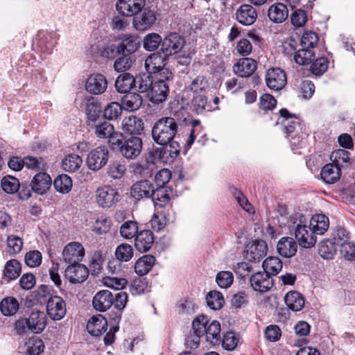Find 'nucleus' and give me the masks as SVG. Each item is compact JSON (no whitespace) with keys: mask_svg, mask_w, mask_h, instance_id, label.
<instances>
[{"mask_svg":"<svg viewBox=\"0 0 355 355\" xmlns=\"http://www.w3.org/2000/svg\"><path fill=\"white\" fill-rule=\"evenodd\" d=\"M148 51L157 50L150 54L145 60V69L148 73L157 74L158 77L168 80L172 78V72L165 67V60L167 56L171 54V49L166 48V46H144Z\"/></svg>","mask_w":355,"mask_h":355,"instance_id":"nucleus-1","label":"nucleus"},{"mask_svg":"<svg viewBox=\"0 0 355 355\" xmlns=\"http://www.w3.org/2000/svg\"><path fill=\"white\" fill-rule=\"evenodd\" d=\"M193 329L196 338L187 340V344L191 348H196L199 345V338L205 336L206 340L210 343L218 341L221 331L220 324L216 320L208 323L207 318L201 315L196 318L192 323Z\"/></svg>","mask_w":355,"mask_h":355,"instance_id":"nucleus-2","label":"nucleus"},{"mask_svg":"<svg viewBox=\"0 0 355 355\" xmlns=\"http://www.w3.org/2000/svg\"><path fill=\"white\" fill-rule=\"evenodd\" d=\"M178 132V119L163 117L159 119L152 129L153 140L159 145L170 144Z\"/></svg>","mask_w":355,"mask_h":355,"instance_id":"nucleus-3","label":"nucleus"},{"mask_svg":"<svg viewBox=\"0 0 355 355\" xmlns=\"http://www.w3.org/2000/svg\"><path fill=\"white\" fill-rule=\"evenodd\" d=\"M298 223L296 226L295 234L299 245L305 248H310L316 243V233L313 228L306 225V219L302 214H296Z\"/></svg>","mask_w":355,"mask_h":355,"instance_id":"nucleus-4","label":"nucleus"},{"mask_svg":"<svg viewBox=\"0 0 355 355\" xmlns=\"http://www.w3.org/2000/svg\"><path fill=\"white\" fill-rule=\"evenodd\" d=\"M166 81L164 78L157 77V80L152 82L150 87L148 84L140 85L139 90L140 92H144L150 89L148 96L150 101L155 104H159L166 101L169 93V88Z\"/></svg>","mask_w":355,"mask_h":355,"instance_id":"nucleus-5","label":"nucleus"},{"mask_svg":"<svg viewBox=\"0 0 355 355\" xmlns=\"http://www.w3.org/2000/svg\"><path fill=\"white\" fill-rule=\"evenodd\" d=\"M46 313L42 311H33L26 320H19L16 322V329L18 331H22L25 324L28 328L35 334L44 331L47 324Z\"/></svg>","mask_w":355,"mask_h":355,"instance_id":"nucleus-6","label":"nucleus"},{"mask_svg":"<svg viewBox=\"0 0 355 355\" xmlns=\"http://www.w3.org/2000/svg\"><path fill=\"white\" fill-rule=\"evenodd\" d=\"M118 58L114 63V68L117 71L130 69L135 61V53L138 46H116Z\"/></svg>","mask_w":355,"mask_h":355,"instance_id":"nucleus-7","label":"nucleus"},{"mask_svg":"<svg viewBox=\"0 0 355 355\" xmlns=\"http://www.w3.org/2000/svg\"><path fill=\"white\" fill-rule=\"evenodd\" d=\"M287 46L284 49V53L287 55H294V60L300 65H306L311 63L315 58V53L313 51L314 46Z\"/></svg>","mask_w":355,"mask_h":355,"instance_id":"nucleus-8","label":"nucleus"},{"mask_svg":"<svg viewBox=\"0 0 355 355\" xmlns=\"http://www.w3.org/2000/svg\"><path fill=\"white\" fill-rule=\"evenodd\" d=\"M119 197L117 189L107 185L99 187L96 191V202L103 208L112 207L119 200Z\"/></svg>","mask_w":355,"mask_h":355,"instance_id":"nucleus-9","label":"nucleus"},{"mask_svg":"<svg viewBox=\"0 0 355 355\" xmlns=\"http://www.w3.org/2000/svg\"><path fill=\"white\" fill-rule=\"evenodd\" d=\"M109 152L105 146H98L91 150L87 155L86 164L92 171H98L107 162Z\"/></svg>","mask_w":355,"mask_h":355,"instance_id":"nucleus-10","label":"nucleus"},{"mask_svg":"<svg viewBox=\"0 0 355 355\" xmlns=\"http://www.w3.org/2000/svg\"><path fill=\"white\" fill-rule=\"evenodd\" d=\"M146 7V0H117L116 10L125 17L135 16Z\"/></svg>","mask_w":355,"mask_h":355,"instance_id":"nucleus-11","label":"nucleus"},{"mask_svg":"<svg viewBox=\"0 0 355 355\" xmlns=\"http://www.w3.org/2000/svg\"><path fill=\"white\" fill-rule=\"evenodd\" d=\"M66 304L60 296H52L46 302V313L53 320H60L66 314Z\"/></svg>","mask_w":355,"mask_h":355,"instance_id":"nucleus-12","label":"nucleus"},{"mask_svg":"<svg viewBox=\"0 0 355 355\" xmlns=\"http://www.w3.org/2000/svg\"><path fill=\"white\" fill-rule=\"evenodd\" d=\"M84 256L85 249L79 242L68 243L62 252L64 261L70 264L79 263Z\"/></svg>","mask_w":355,"mask_h":355,"instance_id":"nucleus-13","label":"nucleus"},{"mask_svg":"<svg viewBox=\"0 0 355 355\" xmlns=\"http://www.w3.org/2000/svg\"><path fill=\"white\" fill-rule=\"evenodd\" d=\"M116 143L121 145V153L127 159L137 157L142 148V141L137 137H132L123 143L119 142V139H117Z\"/></svg>","mask_w":355,"mask_h":355,"instance_id":"nucleus-14","label":"nucleus"},{"mask_svg":"<svg viewBox=\"0 0 355 355\" xmlns=\"http://www.w3.org/2000/svg\"><path fill=\"white\" fill-rule=\"evenodd\" d=\"M268 87L272 90L278 91L283 89L286 84V76L280 68H272L268 70L266 76Z\"/></svg>","mask_w":355,"mask_h":355,"instance_id":"nucleus-15","label":"nucleus"},{"mask_svg":"<svg viewBox=\"0 0 355 355\" xmlns=\"http://www.w3.org/2000/svg\"><path fill=\"white\" fill-rule=\"evenodd\" d=\"M88 269L84 265L72 263L65 269V277L73 284L83 282L88 277Z\"/></svg>","mask_w":355,"mask_h":355,"instance_id":"nucleus-16","label":"nucleus"},{"mask_svg":"<svg viewBox=\"0 0 355 355\" xmlns=\"http://www.w3.org/2000/svg\"><path fill=\"white\" fill-rule=\"evenodd\" d=\"M85 87L90 94L98 95L105 91L107 82L103 75L92 74L87 79Z\"/></svg>","mask_w":355,"mask_h":355,"instance_id":"nucleus-17","label":"nucleus"},{"mask_svg":"<svg viewBox=\"0 0 355 355\" xmlns=\"http://www.w3.org/2000/svg\"><path fill=\"white\" fill-rule=\"evenodd\" d=\"M250 284L253 289L260 293L268 291L273 286V281L268 273L259 272L250 278Z\"/></svg>","mask_w":355,"mask_h":355,"instance_id":"nucleus-18","label":"nucleus"},{"mask_svg":"<svg viewBox=\"0 0 355 355\" xmlns=\"http://www.w3.org/2000/svg\"><path fill=\"white\" fill-rule=\"evenodd\" d=\"M142 13L133 19V25L137 30H146L153 26L156 19V12L149 8H144Z\"/></svg>","mask_w":355,"mask_h":355,"instance_id":"nucleus-19","label":"nucleus"},{"mask_svg":"<svg viewBox=\"0 0 355 355\" xmlns=\"http://www.w3.org/2000/svg\"><path fill=\"white\" fill-rule=\"evenodd\" d=\"M92 303L96 311H105L113 304L114 297L110 291L102 290L96 293Z\"/></svg>","mask_w":355,"mask_h":355,"instance_id":"nucleus-20","label":"nucleus"},{"mask_svg":"<svg viewBox=\"0 0 355 355\" xmlns=\"http://www.w3.org/2000/svg\"><path fill=\"white\" fill-rule=\"evenodd\" d=\"M236 19L245 26L252 24L257 18L255 8L249 4H243L236 12Z\"/></svg>","mask_w":355,"mask_h":355,"instance_id":"nucleus-21","label":"nucleus"},{"mask_svg":"<svg viewBox=\"0 0 355 355\" xmlns=\"http://www.w3.org/2000/svg\"><path fill=\"white\" fill-rule=\"evenodd\" d=\"M267 15L271 21L281 24L288 18V9L282 3H275L269 7Z\"/></svg>","mask_w":355,"mask_h":355,"instance_id":"nucleus-22","label":"nucleus"},{"mask_svg":"<svg viewBox=\"0 0 355 355\" xmlns=\"http://www.w3.org/2000/svg\"><path fill=\"white\" fill-rule=\"evenodd\" d=\"M268 252V245L263 240H255L247 246V256L250 259L259 260L265 257Z\"/></svg>","mask_w":355,"mask_h":355,"instance_id":"nucleus-23","label":"nucleus"},{"mask_svg":"<svg viewBox=\"0 0 355 355\" xmlns=\"http://www.w3.org/2000/svg\"><path fill=\"white\" fill-rule=\"evenodd\" d=\"M31 185L34 192L42 195L50 189L51 178L46 173H39L33 177Z\"/></svg>","mask_w":355,"mask_h":355,"instance_id":"nucleus-24","label":"nucleus"},{"mask_svg":"<svg viewBox=\"0 0 355 355\" xmlns=\"http://www.w3.org/2000/svg\"><path fill=\"white\" fill-rule=\"evenodd\" d=\"M297 250V245L295 240L291 237H282L277 244V250L278 253L286 258L293 257Z\"/></svg>","mask_w":355,"mask_h":355,"instance_id":"nucleus-25","label":"nucleus"},{"mask_svg":"<svg viewBox=\"0 0 355 355\" xmlns=\"http://www.w3.org/2000/svg\"><path fill=\"white\" fill-rule=\"evenodd\" d=\"M154 242V235L150 230L139 232L135 239V248L140 252L148 251Z\"/></svg>","mask_w":355,"mask_h":355,"instance_id":"nucleus-26","label":"nucleus"},{"mask_svg":"<svg viewBox=\"0 0 355 355\" xmlns=\"http://www.w3.org/2000/svg\"><path fill=\"white\" fill-rule=\"evenodd\" d=\"M256 69V62L250 58L241 59L233 67L234 72L241 77H249Z\"/></svg>","mask_w":355,"mask_h":355,"instance_id":"nucleus-27","label":"nucleus"},{"mask_svg":"<svg viewBox=\"0 0 355 355\" xmlns=\"http://www.w3.org/2000/svg\"><path fill=\"white\" fill-rule=\"evenodd\" d=\"M152 191H153V184L149 181L144 180L133 184L131 189V195L134 198L141 200L150 198Z\"/></svg>","mask_w":355,"mask_h":355,"instance_id":"nucleus-28","label":"nucleus"},{"mask_svg":"<svg viewBox=\"0 0 355 355\" xmlns=\"http://www.w3.org/2000/svg\"><path fill=\"white\" fill-rule=\"evenodd\" d=\"M107 324L105 318L102 315H97L89 319L87 324V329L91 335L98 336L105 330Z\"/></svg>","mask_w":355,"mask_h":355,"instance_id":"nucleus-29","label":"nucleus"},{"mask_svg":"<svg viewBox=\"0 0 355 355\" xmlns=\"http://www.w3.org/2000/svg\"><path fill=\"white\" fill-rule=\"evenodd\" d=\"M320 175L324 182L333 184L340 179L341 168L334 164H327L322 167Z\"/></svg>","mask_w":355,"mask_h":355,"instance_id":"nucleus-30","label":"nucleus"},{"mask_svg":"<svg viewBox=\"0 0 355 355\" xmlns=\"http://www.w3.org/2000/svg\"><path fill=\"white\" fill-rule=\"evenodd\" d=\"M171 195L172 190L171 189L162 187L156 189H153L150 198H152L155 207H163L169 203Z\"/></svg>","mask_w":355,"mask_h":355,"instance_id":"nucleus-31","label":"nucleus"},{"mask_svg":"<svg viewBox=\"0 0 355 355\" xmlns=\"http://www.w3.org/2000/svg\"><path fill=\"white\" fill-rule=\"evenodd\" d=\"M171 49V54L174 55L178 63L182 65H187L191 60V51L189 46H166Z\"/></svg>","mask_w":355,"mask_h":355,"instance_id":"nucleus-32","label":"nucleus"},{"mask_svg":"<svg viewBox=\"0 0 355 355\" xmlns=\"http://www.w3.org/2000/svg\"><path fill=\"white\" fill-rule=\"evenodd\" d=\"M144 129L142 120L135 116H131L124 119L122 124V130L124 132L130 135L139 134Z\"/></svg>","mask_w":355,"mask_h":355,"instance_id":"nucleus-33","label":"nucleus"},{"mask_svg":"<svg viewBox=\"0 0 355 355\" xmlns=\"http://www.w3.org/2000/svg\"><path fill=\"white\" fill-rule=\"evenodd\" d=\"M288 308L293 311H300L304 306V299L297 291H290L284 297Z\"/></svg>","mask_w":355,"mask_h":355,"instance_id":"nucleus-34","label":"nucleus"},{"mask_svg":"<svg viewBox=\"0 0 355 355\" xmlns=\"http://www.w3.org/2000/svg\"><path fill=\"white\" fill-rule=\"evenodd\" d=\"M135 79L129 73H122L116 78L115 87L120 93L128 92L135 85Z\"/></svg>","mask_w":355,"mask_h":355,"instance_id":"nucleus-35","label":"nucleus"},{"mask_svg":"<svg viewBox=\"0 0 355 355\" xmlns=\"http://www.w3.org/2000/svg\"><path fill=\"white\" fill-rule=\"evenodd\" d=\"M263 268L268 275H277L282 269L283 263L277 257H268L262 263Z\"/></svg>","mask_w":355,"mask_h":355,"instance_id":"nucleus-36","label":"nucleus"},{"mask_svg":"<svg viewBox=\"0 0 355 355\" xmlns=\"http://www.w3.org/2000/svg\"><path fill=\"white\" fill-rule=\"evenodd\" d=\"M155 258L152 255H144L135 263V270L139 275L147 274L155 264Z\"/></svg>","mask_w":355,"mask_h":355,"instance_id":"nucleus-37","label":"nucleus"},{"mask_svg":"<svg viewBox=\"0 0 355 355\" xmlns=\"http://www.w3.org/2000/svg\"><path fill=\"white\" fill-rule=\"evenodd\" d=\"M83 164L82 158L76 154H69L62 161V168L69 173L77 171Z\"/></svg>","mask_w":355,"mask_h":355,"instance_id":"nucleus-38","label":"nucleus"},{"mask_svg":"<svg viewBox=\"0 0 355 355\" xmlns=\"http://www.w3.org/2000/svg\"><path fill=\"white\" fill-rule=\"evenodd\" d=\"M329 218L324 214H316L311 217L309 225L317 234H322L329 227Z\"/></svg>","mask_w":355,"mask_h":355,"instance_id":"nucleus-39","label":"nucleus"},{"mask_svg":"<svg viewBox=\"0 0 355 355\" xmlns=\"http://www.w3.org/2000/svg\"><path fill=\"white\" fill-rule=\"evenodd\" d=\"M141 96L137 93H129L122 99V107L128 112L138 110L142 104Z\"/></svg>","mask_w":355,"mask_h":355,"instance_id":"nucleus-40","label":"nucleus"},{"mask_svg":"<svg viewBox=\"0 0 355 355\" xmlns=\"http://www.w3.org/2000/svg\"><path fill=\"white\" fill-rule=\"evenodd\" d=\"M112 225L110 218L104 216L98 217L92 226V230L97 235H105L110 232Z\"/></svg>","mask_w":355,"mask_h":355,"instance_id":"nucleus-41","label":"nucleus"},{"mask_svg":"<svg viewBox=\"0 0 355 355\" xmlns=\"http://www.w3.org/2000/svg\"><path fill=\"white\" fill-rule=\"evenodd\" d=\"M330 159L331 164H334L341 168L348 166L350 164V154L345 149H338L334 150L331 155Z\"/></svg>","mask_w":355,"mask_h":355,"instance_id":"nucleus-42","label":"nucleus"},{"mask_svg":"<svg viewBox=\"0 0 355 355\" xmlns=\"http://www.w3.org/2000/svg\"><path fill=\"white\" fill-rule=\"evenodd\" d=\"M280 118L277 123H281L284 127V130L286 134H291L294 132L297 124L296 119L290 115L288 110L282 109L279 111Z\"/></svg>","mask_w":355,"mask_h":355,"instance_id":"nucleus-43","label":"nucleus"},{"mask_svg":"<svg viewBox=\"0 0 355 355\" xmlns=\"http://www.w3.org/2000/svg\"><path fill=\"white\" fill-rule=\"evenodd\" d=\"M336 243L329 239L323 240L319 243L318 253L322 258L332 259L336 252Z\"/></svg>","mask_w":355,"mask_h":355,"instance_id":"nucleus-44","label":"nucleus"},{"mask_svg":"<svg viewBox=\"0 0 355 355\" xmlns=\"http://www.w3.org/2000/svg\"><path fill=\"white\" fill-rule=\"evenodd\" d=\"M191 107L198 114H202L204 111L211 110V106L208 103L205 94L193 95L191 101Z\"/></svg>","mask_w":355,"mask_h":355,"instance_id":"nucleus-45","label":"nucleus"},{"mask_svg":"<svg viewBox=\"0 0 355 355\" xmlns=\"http://www.w3.org/2000/svg\"><path fill=\"white\" fill-rule=\"evenodd\" d=\"M19 308L17 300L13 297H8L3 299L0 303V309L4 315L11 316L15 315Z\"/></svg>","mask_w":355,"mask_h":355,"instance_id":"nucleus-46","label":"nucleus"},{"mask_svg":"<svg viewBox=\"0 0 355 355\" xmlns=\"http://www.w3.org/2000/svg\"><path fill=\"white\" fill-rule=\"evenodd\" d=\"M21 271V263L16 259H11L6 262L3 275L9 280L17 279Z\"/></svg>","mask_w":355,"mask_h":355,"instance_id":"nucleus-47","label":"nucleus"},{"mask_svg":"<svg viewBox=\"0 0 355 355\" xmlns=\"http://www.w3.org/2000/svg\"><path fill=\"white\" fill-rule=\"evenodd\" d=\"M53 185L57 191L62 193H67L71 189L72 180L69 175L62 174L55 179Z\"/></svg>","mask_w":355,"mask_h":355,"instance_id":"nucleus-48","label":"nucleus"},{"mask_svg":"<svg viewBox=\"0 0 355 355\" xmlns=\"http://www.w3.org/2000/svg\"><path fill=\"white\" fill-rule=\"evenodd\" d=\"M133 248L128 243H122L115 250V257L120 261H129L133 257Z\"/></svg>","mask_w":355,"mask_h":355,"instance_id":"nucleus-49","label":"nucleus"},{"mask_svg":"<svg viewBox=\"0 0 355 355\" xmlns=\"http://www.w3.org/2000/svg\"><path fill=\"white\" fill-rule=\"evenodd\" d=\"M208 87L207 80L204 76H200L191 81L189 88L193 96L197 94H205Z\"/></svg>","mask_w":355,"mask_h":355,"instance_id":"nucleus-50","label":"nucleus"},{"mask_svg":"<svg viewBox=\"0 0 355 355\" xmlns=\"http://www.w3.org/2000/svg\"><path fill=\"white\" fill-rule=\"evenodd\" d=\"M138 232L137 223L134 220H128L125 222L120 227V234L125 239H131Z\"/></svg>","mask_w":355,"mask_h":355,"instance_id":"nucleus-51","label":"nucleus"},{"mask_svg":"<svg viewBox=\"0 0 355 355\" xmlns=\"http://www.w3.org/2000/svg\"><path fill=\"white\" fill-rule=\"evenodd\" d=\"M1 185L5 192L10 194L16 193L20 187L18 179L11 175L3 177L1 181Z\"/></svg>","mask_w":355,"mask_h":355,"instance_id":"nucleus-52","label":"nucleus"},{"mask_svg":"<svg viewBox=\"0 0 355 355\" xmlns=\"http://www.w3.org/2000/svg\"><path fill=\"white\" fill-rule=\"evenodd\" d=\"M95 134L98 138H113L115 135L114 126L107 121L96 125Z\"/></svg>","mask_w":355,"mask_h":355,"instance_id":"nucleus-53","label":"nucleus"},{"mask_svg":"<svg viewBox=\"0 0 355 355\" xmlns=\"http://www.w3.org/2000/svg\"><path fill=\"white\" fill-rule=\"evenodd\" d=\"M26 352L30 355H38L44 351L43 341L37 337H31L26 343Z\"/></svg>","mask_w":355,"mask_h":355,"instance_id":"nucleus-54","label":"nucleus"},{"mask_svg":"<svg viewBox=\"0 0 355 355\" xmlns=\"http://www.w3.org/2000/svg\"><path fill=\"white\" fill-rule=\"evenodd\" d=\"M209 307L213 310H218L223 306L224 299L219 291H214L208 293L206 297Z\"/></svg>","mask_w":355,"mask_h":355,"instance_id":"nucleus-55","label":"nucleus"},{"mask_svg":"<svg viewBox=\"0 0 355 355\" xmlns=\"http://www.w3.org/2000/svg\"><path fill=\"white\" fill-rule=\"evenodd\" d=\"M221 342L225 349L232 351L238 345L239 337L233 331H227L223 334Z\"/></svg>","mask_w":355,"mask_h":355,"instance_id":"nucleus-56","label":"nucleus"},{"mask_svg":"<svg viewBox=\"0 0 355 355\" xmlns=\"http://www.w3.org/2000/svg\"><path fill=\"white\" fill-rule=\"evenodd\" d=\"M125 171V164L119 161H114L109 165L107 175L112 179H120L124 175Z\"/></svg>","mask_w":355,"mask_h":355,"instance_id":"nucleus-57","label":"nucleus"},{"mask_svg":"<svg viewBox=\"0 0 355 355\" xmlns=\"http://www.w3.org/2000/svg\"><path fill=\"white\" fill-rule=\"evenodd\" d=\"M23 247L22 239L15 235H10L7 239V252L10 254H15L21 252Z\"/></svg>","mask_w":355,"mask_h":355,"instance_id":"nucleus-58","label":"nucleus"},{"mask_svg":"<svg viewBox=\"0 0 355 355\" xmlns=\"http://www.w3.org/2000/svg\"><path fill=\"white\" fill-rule=\"evenodd\" d=\"M216 282L219 287L222 288H227L233 284V274L230 271L227 270L220 271L216 275Z\"/></svg>","mask_w":355,"mask_h":355,"instance_id":"nucleus-59","label":"nucleus"},{"mask_svg":"<svg viewBox=\"0 0 355 355\" xmlns=\"http://www.w3.org/2000/svg\"><path fill=\"white\" fill-rule=\"evenodd\" d=\"M341 255L348 261L355 259V243L349 241H345L340 243Z\"/></svg>","mask_w":355,"mask_h":355,"instance_id":"nucleus-60","label":"nucleus"},{"mask_svg":"<svg viewBox=\"0 0 355 355\" xmlns=\"http://www.w3.org/2000/svg\"><path fill=\"white\" fill-rule=\"evenodd\" d=\"M123 107L118 103L112 102L104 109L103 115L106 119H116L121 114Z\"/></svg>","mask_w":355,"mask_h":355,"instance_id":"nucleus-61","label":"nucleus"},{"mask_svg":"<svg viewBox=\"0 0 355 355\" xmlns=\"http://www.w3.org/2000/svg\"><path fill=\"white\" fill-rule=\"evenodd\" d=\"M232 194L241 207L249 214L254 213V209L249 202L246 197L240 191L236 189H234Z\"/></svg>","mask_w":355,"mask_h":355,"instance_id":"nucleus-62","label":"nucleus"},{"mask_svg":"<svg viewBox=\"0 0 355 355\" xmlns=\"http://www.w3.org/2000/svg\"><path fill=\"white\" fill-rule=\"evenodd\" d=\"M291 21L295 27L304 26L307 21L306 12L301 9L295 10L291 15Z\"/></svg>","mask_w":355,"mask_h":355,"instance_id":"nucleus-63","label":"nucleus"},{"mask_svg":"<svg viewBox=\"0 0 355 355\" xmlns=\"http://www.w3.org/2000/svg\"><path fill=\"white\" fill-rule=\"evenodd\" d=\"M42 262V254L37 250L30 251L25 255V263L30 267H37Z\"/></svg>","mask_w":355,"mask_h":355,"instance_id":"nucleus-64","label":"nucleus"}]
</instances>
